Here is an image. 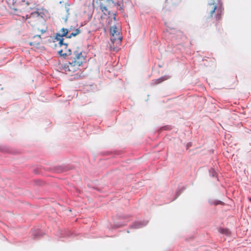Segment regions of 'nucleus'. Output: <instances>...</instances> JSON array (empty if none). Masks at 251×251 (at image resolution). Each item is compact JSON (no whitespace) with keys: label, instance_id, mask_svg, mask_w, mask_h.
<instances>
[{"label":"nucleus","instance_id":"obj_1","mask_svg":"<svg viewBox=\"0 0 251 251\" xmlns=\"http://www.w3.org/2000/svg\"><path fill=\"white\" fill-rule=\"evenodd\" d=\"M110 25V31L112 35L111 41L112 42H117V43H120L121 41L122 38L120 35V27L119 25H117L115 24L112 25V23H109Z\"/></svg>","mask_w":251,"mask_h":251},{"label":"nucleus","instance_id":"obj_2","mask_svg":"<svg viewBox=\"0 0 251 251\" xmlns=\"http://www.w3.org/2000/svg\"><path fill=\"white\" fill-rule=\"evenodd\" d=\"M53 42H57L58 46L61 47V49L58 50V53L61 56L66 57L71 54L70 50L68 49L67 45L63 43V39H61L60 36L56 37Z\"/></svg>","mask_w":251,"mask_h":251},{"label":"nucleus","instance_id":"obj_3","mask_svg":"<svg viewBox=\"0 0 251 251\" xmlns=\"http://www.w3.org/2000/svg\"><path fill=\"white\" fill-rule=\"evenodd\" d=\"M78 66L75 63H66L62 65V70L64 71L66 74L68 75H72L74 72L77 71L78 69Z\"/></svg>","mask_w":251,"mask_h":251},{"label":"nucleus","instance_id":"obj_4","mask_svg":"<svg viewBox=\"0 0 251 251\" xmlns=\"http://www.w3.org/2000/svg\"><path fill=\"white\" fill-rule=\"evenodd\" d=\"M84 61V56L82 54L81 52L77 51L75 53L74 56L72 61L73 63H75L78 67H79L82 64Z\"/></svg>","mask_w":251,"mask_h":251},{"label":"nucleus","instance_id":"obj_5","mask_svg":"<svg viewBox=\"0 0 251 251\" xmlns=\"http://www.w3.org/2000/svg\"><path fill=\"white\" fill-rule=\"evenodd\" d=\"M217 8V4L215 2L209 3L208 5V10L209 12L212 15L214 13L215 10Z\"/></svg>","mask_w":251,"mask_h":251},{"label":"nucleus","instance_id":"obj_6","mask_svg":"<svg viewBox=\"0 0 251 251\" xmlns=\"http://www.w3.org/2000/svg\"><path fill=\"white\" fill-rule=\"evenodd\" d=\"M68 33V30L67 29L62 28L59 34H57L56 36H60L61 39H62V36H66Z\"/></svg>","mask_w":251,"mask_h":251},{"label":"nucleus","instance_id":"obj_7","mask_svg":"<svg viewBox=\"0 0 251 251\" xmlns=\"http://www.w3.org/2000/svg\"><path fill=\"white\" fill-rule=\"evenodd\" d=\"M34 38H37V39H38L39 41H37V42L36 43H31H31H29V44H30V45H33V44H39V42H40V36L39 35H36V36H34Z\"/></svg>","mask_w":251,"mask_h":251},{"label":"nucleus","instance_id":"obj_8","mask_svg":"<svg viewBox=\"0 0 251 251\" xmlns=\"http://www.w3.org/2000/svg\"><path fill=\"white\" fill-rule=\"evenodd\" d=\"M221 232L223 233V234H228L229 233V232L226 229H221Z\"/></svg>","mask_w":251,"mask_h":251},{"label":"nucleus","instance_id":"obj_9","mask_svg":"<svg viewBox=\"0 0 251 251\" xmlns=\"http://www.w3.org/2000/svg\"><path fill=\"white\" fill-rule=\"evenodd\" d=\"M78 33V31H77V32H75V33H71L70 34V35H69L68 36H67V37H68V38H70V37H71V36H75L76 35H77Z\"/></svg>","mask_w":251,"mask_h":251},{"label":"nucleus","instance_id":"obj_10","mask_svg":"<svg viewBox=\"0 0 251 251\" xmlns=\"http://www.w3.org/2000/svg\"><path fill=\"white\" fill-rule=\"evenodd\" d=\"M111 19H112V20H113V21H115V15L113 14V15L111 16Z\"/></svg>","mask_w":251,"mask_h":251}]
</instances>
